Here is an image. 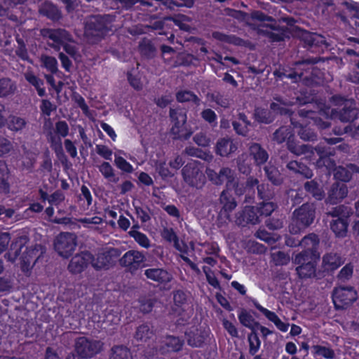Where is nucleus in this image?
Here are the masks:
<instances>
[{"mask_svg": "<svg viewBox=\"0 0 359 359\" xmlns=\"http://www.w3.org/2000/svg\"><path fill=\"white\" fill-rule=\"evenodd\" d=\"M110 359H131V353L126 346L123 345L114 346L111 348Z\"/></svg>", "mask_w": 359, "mask_h": 359, "instance_id": "3c124183", "label": "nucleus"}, {"mask_svg": "<svg viewBox=\"0 0 359 359\" xmlns=\"http://www.w3.org/2000/svg\"><path fill=\"white\" fill-rule=\"evenodd\" d=\"M93 255L89 252H82L73 257L68 265L69 271L76 274L82 272L89 263L93 266Z\"/></svg>", "mask_w": 359, "mask_h": 359, "instance_id": "aec40b11", "label": "nucleus"}, {"mask_svg": "<svg viewBox=\"0 0 359 359\" xmlns=\"http://www.w3.org/2000/svg\"><path fill=\"white\" fill-rule=\"evenodd\" d=\"M76 239L74 233H60L54 240V248L60 256L68 258L72 255L77 246Z\"/></svg>", "mask_w": 359, "mask_h": 359, "instance_id": "f8f14e48", "label": "nucleus"}, {"mask_svg": "<svg viewBox=\"0 0 359 359\" xmlns=\"http://www.w3.org/2000/svg\"><path fill=\"white\" fill-rule=\"evenodd\" d=\"M176 99L179 102H193L197 104L199 102L198 97L189 90H180L176 94Z\"/></svg>", "mask_w": 359, "mask_h": 359, "instance_id": "4d7b16f0", "label": "nucleus"}, {"mask_svg": "<svg viewBox=\"0 0 359 359\" xmlns=\"http://www.w3.org/2000/svg\"><path fill=\"white\" fill-rule=\"evenodd\" d=\"M147 278L158 284L167 283L170 282L172 277L170 273L163 269H149L144 272Z\"/></svg>", "mask_w": 359, "mask_h": 359, "instance_id": "7c9ffc66", "label": "nucleus"}, {"mask_svg": "<svg viewBox=\"0 0 359 359\" xmlns=\"http://www.w3.org/2000/svg\"><path fill=\"white\" fill-rule=\"evenodd\" d=\"M358 109L352 106V103L349 106L345 104L344 107L339 111L338 118L341 122H353L358 118Z\"/></svg>", "mask_w": 359, "mask_h": 359, "instance_id": "ea45409f", "label": "nucleus"}, {"mask_svg": "<svg viewBox=\"0 0 359 359\" xmlns=\"http://www.w3.org/2000/svg\"><path fill=\"white\" fill-rule=\"evenodd\" d=\"M28 241L29 238L27 236H22L17 238L15 241L11 243L8 252L5 253V259L11 263H14L20 255L21 252Z\"/></svg>", "mask_w": 359, "mask_h": 359, "instance_id": "5701e85b", "label": "nucleus"}, {"mask_svg": "<svg viewBox=\"0 0 359 359\" xmlns=\"http://www.w3.org/2000/svg\"><path fill=\"white\" fill-rule=\"evenodd\" d=\"M237 149L236 145L229 138H221L217 142L215 152L220 156H228Z\"/></svg>", "mask_w": 359, "mask_h": 359, "instance_id": "473e14b6", "label": "nucleus"}, {"mask_svg": "<svg viewBox=\"0 0 359 359\" xmlns=\"http://www.w3.org/2000/svg\"><path fill=\"white\" fill-rule=\"evenodd\" d=\"M210 97L212 102H215L217 105L224 109L229 108L232 102V100L227 94L219 92L212 93Z\"/></svg>", "mask_w": 359, "mask_h": 359, "instance_id": "8fccbe9b", "label": "nucleus"}, {"mask_svg": "<svg viewBox=\"0 0 359 359\" xmlns=\"http://www.w3.org/2000/svg\"><path fill=\"white\" fill-rule=\"evenodd\" d=\"M231 182H226V188L222 191L219 196V202L222 205V210L226 212H231L237 205L231 189Z\"/></svg>", "mask_w": 359, "mask_h": 359, "instance_id": "393cba45", "label": "nucleus"}, {"mask_svg": "<svg viewBox=\"0 0 359 359\" xmlns=\"http://www.w3.org/2000/svg\"><path fill=\"white\" fill-rule=\"evenodd\" d=\"M10 172L4 161L0 160V193L8 194L10 191L8 182Z\"/></svg>", "mask_w": 359, "mask_h": 359, "instance_id": "c03bdc74", "label": "nucleus"}, {"mask_svg": "<svg viewBox=\"0 0 359 359\" xmlns=\"http://www.w3.org/2000/svg\"><path fill=\"white\" fill-rule=\"evenodd\" d=\"M257 191V197L262 201H269L275 196L274 189L267 183H257L255 190Z\"/></svg>", "mask_w": 359, "mask_h": 359, "instance_id": "37998d69", "label": "nucleus"}, {"mask_svg": "<svg viewBox=\"0 0 359 359\" xmlns=\"http://www.w3.org/2000/svg\"><path fill=\"white\" fill-rule=\"evenodd\" d=\"M347 194L348 188L346 184L334 182L328 191L326 202L332 205L337 204L346 197Z\"/></svg>", "mask_w": 359, "mask_h": 359, "instance_id": "4be33fe9", "label": "nucleus"}, {"mask_svg": "<svg viewBox=\"0 0 359 359\" xmlns=\"http://www.w3.org/2000/svg\"><path fill=\"white\" fill-rule=\"evenodd\" d=\"M332 301L336 310H345L358 299V292L351 286H339L332 292Z\"/></svg>", "mask_w": 359, "mask_h": 359, "instance_id": "6e6552de", "label": "nucleus"}, {"mask_svg": "<svg viewBox=\"0 0 359 359\" xmlns=\"http://www.w3.org/2000/svg\"><path fill=\"white\" fill-rule=\"evenodd\" d=\"M41 61L43 66L52 74H56L58 71V64L55 57L49 55H42Z\"/></svg>", "mask_w": 359, "mask_h": 359, "instance_id": "6e6d98bb", "label": "nucleus"}, {"mask_svg": "<svg viewBox=\"0 0 359 359\" xmlns=\"http://www.w3.org/2000/svg\"><path fill=\"white\" fill-rule=\"evenodd\" d=\"M44 32L43 35L55 43V48H60L66 41L69 40V34L64 29H47Z\"/></svg>", "mask_w": 359, "mask_h": 359, "instance_id": "a878e982", "label": "nucleus"}, {"mask_svg": "<svg viewBox=\"0 0 359 359\" xmlns=\"http://www.w3.org/2000/svg\"><path fill=\"white\" fill-rule=\"evenodd\" d=\"M294 135V130L290 126H281L273 133V140L278 144L287 142Z\"/></svg>", "mask_w": 359, "mask_h": 359, "instance_id": "49530a36", "label": "nucleus"}, {"mask_svg": "<svg viewBox=\"0 0 359 359\" xmlns=\"http://www.w3.org/2000/svg\"><path fill=\"white\" fill-rule=\"evenodd\" d=\"M184 344V339L179 337L166 335L158 348V352L161 355H166L171 352L177 353L182 349Z\"/></svg>", "mask_w": 359, "mask_h": 359, "instance_id": "412c9836", "label": "nucleus"}, {"mask_svg": "<svg viewBox=\"0 0 359 359\" xmlns=\"http://www.w3.org/2000/svg\"><path fill=\"white\" fill-rule=\"evenodd\" d=\"M103 343L86 337H79L75 339L74 351L67 356V359H88L94 357L102 350Z\"/></svg>", "mask_w": 359, "mask_h": 359, "instance_id": "7ed1b4c3", "label": "nucleus"}, {"mask_svg": "<svg viewBox=\"0 0 359 359\" xmlns=\"http://www.w3.org/2000/svg\"><path fill=\"white\" fill-rule=\"evenodd\" d=\"M286 168L294 175H299L306 179H311L313 176L312 170L306 165L297 161H290L286 164Z\"/></svg>", "mask_w": 359, "mask_h": 359, "instance_id": "c85d7f7f", "label": "nucleus"}, {"mask_svg": "<svg viewBox=\"0 0 359 359\" xmlns=\"http://www.w3.org/2000/svg\"><path fill=\"white\" fill-rule=\"evenodd\" d=\"M251 125L247 116L243 112H240L232 121V126L236 134L242 136H247L248 127Z\"/></svg>", "mask_w": 359, "mask_h": 359, "instance_id": "2f4dec72", "label": "nucleus"}, {"mask_svg": "<svg viewBox=\"0 0 359 359\" xmlns=\"http://www.w3.org/2000/svg\"><path fill=\"white\" fill-rule=\"evenodd\" d=\"M352 209L344 205H339L333 208L327 213V219L330 217V224H349V217L352 215Z\"/></svg>", "mask_w": 359, "mask_h": 359, "instance_id": "6ab92c4d", "label": "nucleus"}, {"mask_svg": "<svg viewBox=\"0 0 359 359\" xmlns=\"http://www.w3.org/2000/svg\"><path fill=\"white\" fill-rule=\"evenodd\" d=\"M111 3L117 9L130 10L135 4H139L142 6H151L152 4L146 0H111Z\"/></svg>", "mask_w": 359, "mask_h": 359, "instance_id": "a18cd8bd", "label": "nucleus"}, {"mask_svg": "<svg viewBox=\"0 0 359 359\" xmlns=\"http://www.w3.org/2000/svg\"><path fill=\"white\" fill-rule=\"evenodd\" d=\"M17 90L15 81L10 78L0 79V97H7L13 95Z\"/></svg>", "mask_w": 359, "mask_h": 359, "instance_id": "79ce46f5", "label": "nucleus"}, {"mask_svg": "<svg viewBox=\"0 0 359 359\" xmlns=\"http://www.w3.org/2000/svg\"><path fill=\"white\" fill-rule=\"evenodd\" d=\"M187 343L192 347H201L205 342L208 334L205 330H196L187 334Z\"/></svg>", "mask_w": 359, "mask_h": 359, "instance_id": "a19ab883", "label": "nucleus"}, {"mask_svg": "<svg viewBox=\"0 0 359 359\" xmlns=\"http://www.w3.org/2000/svg\"><path fill=\"white\" fill-rule=\"evenodd\" d=\"M139 50L141 54L146 56H150L154 53L155 48L151 41L142 40L140 42Z\"/></svg>", "mask_w": 359, "mask_h": 359, "instance_id": "774afa93", "label": "nucleus"}, {"mask_svg": "<svg viewBox=\"0 0 359 359\" xmlns=\"http://www.w3.org/2000/svg\"><path fill=\"white\" fill-rule=\"evenodd\" d=\"M13 278L11 276L0 277V292H9L13 288Z\"/></svg>", "mask_w": 359, "mask_h": 359, "instance_id": "69168bd1", "label": "nucleus"}, {"mask_svg": "<svg viewBox=\"0 0 359 359\" xmlns=\"http://www.w3.org/2000/svg\"><path fill=\"white\" fill-rule=\"evenodd\" d=\"M316 217V210L313 205L309 203L302 204L292 213L296 224H312Z\"/></svg>", "mask_w": 359, "mask_h": 359, "instance_id": "f3484780", "label": "nucleus"}, {"mask_svg": "<svg viewBox=\"0 0 359 359\" xmlns=\"http://www.w3.org/2000/svg\"><path fill=\"white\" fill-rule=\"evenodd\" d=\"M108 32L107 21L104 16H90L85 24V35L94 41H100Z\"/></svg>", "mask_w": 359, "mask_h": 359, "instance_id": "1a4fd4ad", "label": "nucleus"}, {"mask_svg": "<svg viewBox=\"0 0 359 359\" xmlns=\"http://www.w3.org/2000/svg\"><path fill=\"white\" fill-rule=\"evenodd\" d=\"M304 189L316 201H322L325 198L323 189L315 180L306 181L304 184Z\"/></svg>", "mask_w": 359, "mask_h": 359, "instance_id": "c9c22d12", "label": "nucleus"}, {"mask_svg": "<svg viewBox=\"0 0 359 359\" xmlns=\"http://www.w3.org/2000/svg\"><path fill=\"white\" fill-rule=\"evenodd\" d=\"M98 168L105 179L114 183L118 181V178L115 176L114 168L109 162H102Z\"/></svg>", "mask_w": 359, "mask_h": 359, "instance_id": "603ef678", "label": "nucleus"}, {"mask_svg": "<svg viewBox=\"0 0 359 359\" xmlns=\"http://www.w3.org/2000/svg\"><path fill=\"white\" fill-rule=\"evenodd\" d=\"M312 348L314 350L315 355H321L327 359H333L334 358V352L330 348L320 345H314Z\"/></svg>", "mask_w": 359, "mask_h": 359, "instance_id": "680f3d73", "label": "nucleus"}, {"mask_svg": "<svg viewBox=\"0 0 359 359\" xmlns=\"http://www.w3.org/2000/svg\"><path fill=\"white\" fill-rule=\"evenodd\" d=\"M249 153L254 160L255 164L260 167L269 159L268 152L258 143H253L249 148Z\"/></svg>", "mask_w": 359, "mask_h": 359, "instance_id": "c756f323", "label": "nucleus"}, {"mask_svg": "<svg viewBox=\"0 0 359 359\" xmlns=\"http://www.w3.org/2000/svg\"><path fill=\"white\" fill-rule=\"evenodd\" d=\"M226 182H231V191L238 197L244 196V202L247 203H254L255 198V186L259 183L257 178L249 177L245 181L235 180L231 175Z\"/></svg>", "mask_w": 359, "mask_h": 359, "instance_id": "0eeeda50", "label": "nucleus"}, {"mask_svg": "<svg viewBox=\"0 0 359 359\" xmlns=\"http://www.w3.org/2000/svg\"><path fill=\"white\" fill-rule=\"evenodd\" d=\"M317 62L318 60L313 57L297 61L294 63V70L285 76L295 83L302 82L306 86H316L320 83V71L314 67Z\"/></svg>", "mask_w": 359, "mask_h": 359, "instance_id": "f03ea898", "label": "nucleus"}, {"mask_svg": "<svg viewBox=\"0 0 359 359\" xmlns=\"http://www.w3.org/2000/svg\"><path fill=\"white\" fill-rule=\"evenodd\" d=\"M185 152L188 156L197 157L207 162H210L213 158V156L209 151H203L194 146L187 147Z\"/></svg>", "mask_w": 359, "mask_h": 359, "instance_id": "09e8293b", "label": "nucleus"}, {"mask_svg": "<svg viewBox=\"0 0 359 359\" xmlns=\"http://www.w3.org/2000/svg\"><path fill=\"white\" fill-rule=\"evenodd\" d=\"M48 122L50 124V130L47 132V140L52 147H55V151H57L56 147L62 150L61 137H65L68 135L69 131V126L65 121H57L55 127V133L59 136L57 137L52 130V123L50 118H48Z\"/></svg>", "mask_w": 359, "mask_h": 359, "instance_id": "dca6fc26", "label": "nucleus"}, {"mask_svg": "<svg viewBox=\"0 0 359 359\" xmlns=\"http://www.w3.org/2000/svg\"><path fill=\"white\" fill-rule=\"evenodd\" d=\"M248 251L252 254H264L266 252V247L254 241H249L247 244Z\"/></svg>", "mask_w": 359, "mask_h": 359, "instance_id": "338daca9", "label": "nucleus"}, {"mask_svg": "<svg viewBox=\"0 0 359 359\" xmlns=\"http://www.w3.org/2000/svg\"><path fill=\"white\" fill-rule=\"evenodd\" d=\"M114 163L116 166L123 172L127 173H132L133 172V165L122 156H116Z\"/></svg>", "mask_w": 359, "mask_h": 359, "instance_id": "052dcab7", "label": "nucleus"}, {"mask_svg": "<svg viewBox=\"0 0 359 359\" xmlns=\"http://www.w3.org/2000/svg\"><path fill=\"white\" fill-rule=\"evenodd\" d=\"M238 318L243 326L249 327L252 330V332L248 335V338L250 344L249 353L252 355H254L259 348L261 344L257 332L254 331L252 323L255 319L245 309L241 310Z\"/></svg>", "mask_w": 359, "mask_h": 359, "instance_id": "4468645a", "label": "nucleus"}, {"mask_svg": "<svg viewBox=\"0 0 359 359\" xmlns=\"http://www.w3.org/2000/svg\"><path fill=\"white\" fill-rule=\"evenodd\" d=\"M212 36L215 39L229 44L237 46H245L246 45V41L234 34H226L219 32H215Z\"/></svg>", "mask_w": 359, "mask_h": 359, "instance_id": "e433bc0d", "label": "nucleus"}, {"mask_svg": "<svg viewBox=\"0 0 359 359\" xmlns=\"http://www.w3.org/2000/svg\"><path fill=\"white\" fill-rule=\"evenodd\" d=\"M205 172L209 180L217 185L222 184L226 180L227 182L231 176L229 168H222L218 173L211 168H207Z\"/></svg>", "mask_w": 359, "mask_h": 359, "instance_id": "72a5a7b5", "label": "nucleus"}, {"mask_svg": "<svg viewBox=\"0 0 359 359\" xmlns=\"http://www.w3.org/2000/svg\"><path fill=\"white\" fill-rule=\"evenodd\" d=\"M154 334L153 327H151L148 323H143L136 328L134 338L137 341L147 342Z\"/></svg>", "mask_w": 359, "mask_h": 359, "instance_id": "f704fd0d", "label": "nucleus"}, {"mask_svg": "<svg viewBox=\"0 0 359 359\" xmlns=\"http://www.w3.org/2000/svg\"><path fill=\"white\" fill-rule=\"evenodd\" d=\"M340 256L336 253H329L323 257V266L324 271H332L337 269L343 264Z\"/></svg>", "mask_w": 359, "mask_h": 359, "instance_id": "58836bf2", "label": "nucleus"}, {"mask_svg": "<svg viewBox=\"0 0 359 359\" xmlns=\"http://www.w3.org/2000/svg\"><path fill=\"white\" fill-rule=\"evenodd\" d=\"M39 108L43 115L49 117L52 112L56 111L57 106L52 103L49 100L43 99Z\"/></svg>", "mask_w": 359, "mask_h": 359, "instance_id": "e2e57ef3", "label": "nucleus"}, {"mask_svg": "<svg viewBox=\"0 0 359 359\" xmlns=\"http://www.w3.org/2000/svg\"><path fill=\"white\" fill-rule=\"evenodd\" d=\"M294 96L290 99L284 97L276 98L278 102H271L270 109L276 114L290 118L292 115V111L288 108L292 105L304 106L311 102L312 98L306 95V92H301L300 94L294 93Z\"/></svg>", "mask_w": 359, "mask_h": 359, "instance_id": "20e7f679", "label": "nucleus"}, {"mask_svg": "<svg viewBox=\"0 0 359 359\" xmlns=\"http://www.w3.org/2000/svg\"><path fill=\"white\" fill-rule=\"evenodd\" d=\"M238 224H257L261 222L256 208L254 206H245L237 214Z\"/></svg>", "mask_w": 359, "mask_h": 359, "instance_id": "b1692460", "label": "nucleus"}, {"mask_svg": "<svg viewBox=\"0 0 359 359\" xmlns=\"http://www.w3.org/2000/svg\"><path fill=\"white\" fill-rule=\"evenodd\" d=\"M314 150L318 156L316 162L318 168H325L326 170L330 171L335 168V161L331 158L335 154L334 148L327 147L323 144H318Z\"/></svg>", "mask_w": 359, "mask_h": 359, "instance_id": "2eb2a0df", "label": "nucleus"}, {"mask_svg": "<svg viewBox=\"0 0 359 359\" xmlns=\"http://www.w3.org/2000/svg\"><path fill=\"white\" fill-rule=\"evenodd\" d=\"M287 148L292 154L301 155L306 154L309 151V147L305 144L298 145L295 141L294 135L289 140L287 141Z\"/></svg>", "mask_w": 359, "mask_h": 359, "instance_id": "864d4df0", "label": "nucleus"}, {"mask_svg": "<svg viewBox=\"0 0 359 359\" xmlns=\"http://www.w3.org/2000/svg\"><path fill=\"white\" fill-rule=\"evenodd\" d=\"M276 208V203L269 201H262L259 203V206L256 209L260 218L262 217H266L270 216L271 213L275 210Z\"/></svg>", "mask_w": 359, "mask_h": 359, "instance_id": "5fc2aeb1", "label": "nucleus"}, {"mask_svg": "<svg viewBox=\"0 0 359 359\" xmlns=\"http://www.w3.org/2000/svg\"><path fill=\"white\" fill-rule=\"evenodd\" d=\"M256 235L259 238L269 244H273L280 238V236L279 235L274 233L272 234L264 230L257 231Z\"/></svg>", "mask_w": 359, "mask_h": 359, "instance_id": "0e129e2a", "label": "nucleus"}, {"mask_svg": "<svg viewBox=\"0 0 359 359\" xmlns=\"http://www.w3.org/2000/svg\"><path fill=\"white\" fill-rule=\"evenodd\" d=\"M40 13L52 20H58L61 13L57 7L50 1H45L39 8Z\"/></svg>", "mask_w": 359, "mask_h": 359, "instance_id": "4c0bfd02", "label": "nucleus"}, {"mask_svg": "<svg viewBox=\"0 0 359 359\" xmlns=\"http://www.w3.org/2000/svg\"><path fill=\"white\" fill-rule=\"evenodd\" d=\"M20 256V269L24 275L29 277L34 265L39 262L46 252V248L41 244H36L29 248H23Z\"/></svg>", "mask_w": 359, "mask_h": 359, "instance_id": "423d86ee", "label": "nucleus"}, {"mask_svg": "<svg viewBox=\"0 0 359 359\" xmlns=\"http://www.w3.org/2000/svg\"><path fill=\"white\" fill-rule=\"evenodd\" d=\"M298 36L303 43V46L312 53L323 52L330 44L322 34L311 32L306 29H299Z\"/></svg>", "mask_w": 359, "mask_h": 359, "instance_id": "9b49d317", "label": "nucleus"}, {"mask_svg": "<svg viewBox=\"0 0 359 359\" xmlns=\"http://www.w3.org/2000/svg\"><path fill=\"white\" fill-rule=\"evenodd\" d=\"M183 180L189 186L202 189L206 182L204 165L198 161L188 162L182 169Z\"/></svg>", "mask_w": 359, "mask_h": 359, "instance_id": "39448f33", "label": "nucleus"}, {"mask_svg": "<svg viewBox=\"0 0 359 359\" xmlns=\"http://www.w3.org/2000/svg\"><path fill=\"white\" fill-rule=\"evenodd\" d=\"M272 262L276 266H283L289 263L290 258L288 254L283 251H276L271 253Z\"/></svg>", "mask_w": 359, "mask_h": 359, "instance_id": "13d9d810", "label": "nucleus"}, {"mask_svg": "<svg viewBox=\"0 0 359 359\" xmlns=\"http://www.w3.org/2000/svg\"><path fill=\"white\" fill-rule=\"evenodd\" d=\"M298 113L301 117L311 119L313 125L316 126L319 129H327L331 125L330 121L328 120V116H327V120L324 121L320 117H318L316 111L309 109L307 107L299 109Z\"/></svg>", "mask_w": 359, "mask_h": 359, "instance_id": "cd10ccee", "label": "nucleus"}, {"mask_svg": "<svg viewBox=\"0 0 359 359\" xmlns=\"http://www.w3.org/2000/svg\"><path fill=\"white\" fill-rule=\"evenodd\" d=\"M299 244L306 249L295 255L293 263L298 265L295 271L300 279H320L324 276L323 272H316L317 262L320 259V253L317 251L319 239L315 233L305 236Z\"/></svg>", "mask_w": 359, "mask_h": 359, "instance_id": "f257e3e1", "label": "nucleus"}, {"mask_svg": "<svg viewBox=\"0 0 359 359\" xmlns=\"http://www.w3.org/2000/svg\"><path fill=\"white\" fill-rule=\"evenodd\" d=\"M121 255L119 249L112 248L99 252L96 257H93V267L97 271L108 270L116 264Z\"/></svg>", "mask_w": 359, "mask_h": 359, "instance_id": "ddd939ff", "label": "nucleus"}, {"mask_svg": "<svg viewBox=\"0 0 359 359\" xmlns=\"http://www.w3.org/2000/svg\"><path fill=\"white\" fill-rule=\"evenodd\" d=\"M334 177L337 180V182L345 184V182H349L351 180L352 173L346 168L339 166L336 170Z\"/></svg>", "mask_w": 359, "mask_h": 359, "instance_id": "bf43d9fd", "label": "nucleus"}, {"mask_svg": "<svg viewBox=\"0 0 359 359\" xmlns=\"http://www.w3.org/2000/svg\"><path fill=\"white\" fill-rule=\"evenodd\" d=\"M170 117L173 125L170 132L174 135V139L180 140H189L192 132L186 128L187 114L181 109H170Z\"/></svg>", "mask_w": 359, "mask_h": 359, "instance_id": "9d476101", "label": "nucleus"}, {"mask_svg": "<svg viewBox=\"0 0 359 359\" xmlns=\"http://www.w3.org/2000/svg\"><path fill=\"white\" fill-rule=\"evenodd\" d=\"M264 171L267 180L275 186H280L284 182V175L279 170L278 168L269 162L264 167Z\"/></svg>", "mask_w": 359, "mask_h": 359, "instance_id": "bb28decb", "label": "nucleus"}, {"mask_svg": "<svg viewBox=\"0 0 359 359\" xmlns=\"http://www.w3.org/2000/svg\"><path fill=\"white\" fill-rule=\"evenodd\" d=\"M145 260V256L142 252L129 250L121 258L119 257L118 262L121 266L127 267L130 272L133 273Z\"/></svg>", "mask_w": 359, "mask_h": 359, "instance_id": "a211bd4d", "label": "nucleus"}, {"mask_svg": "<svg viewBox=\"0 0 359 359\" xmlns=\"http://www.w3.org/2000/svg\"><path fill=\"white\" fill-rule=\"evenodd\" d=\"M27 125V121L24 118L9 115L6 118V126L8 129L13 132L22 130Z\"/></svg>", "mask_w": 359, "mask_h": 359, "instance_id": "de8ad7c7", "label": "nucleus"}]
</instances>
